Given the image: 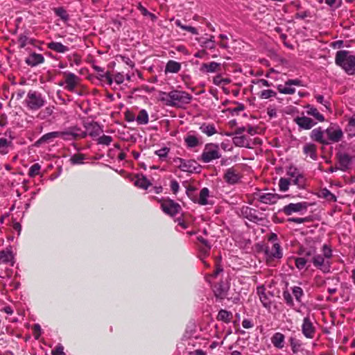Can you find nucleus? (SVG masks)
<instances>
[{
	"mask_svg": "<svg viewBox=\"0 0 355 355\" xmlns=\"http://www.w3.org/2000/svg\"><path fill=\"white\" fill-rule=\"evenodd\" d=\"M159 100L167 106L183 107L190 103L192 96L185 91L173 89L169 92H160Z\"/></svg>",
	"mask_w": 355,
	"mask_h": 355,
	"instance_id": "f257e3e1",
	"label": "nucleus"
},
{
	"mask_svg": "<svg viewBox=\"0 0 355 355\" xmlns=\"http://www.w3.org/2000/svg\"><path fill=\"white\" fill-rule=\"evenodd\" d=\"M322 254H315L311 261L313 266L324 273L330 272L331 270V259L333 256L331 248L327 244L322 246Z\"/></svg>",
	"mask_w": 355,
	"mask_h": 355,
	"instance_id": "f03ea898",
	"label": "nucleus"
},
{
	"mask_svg": "<svg viewBox=\"0 0 355 355\" xmlns=\"http://www.w3.org/2000/svg\"><path fill=\"white\" fill-rule=\"evenodd\" d=\"M335 63L348 75L355 74V55L349 51L343 50L336 52Z\"/></svg>",
	"mask_w": 355,
	"mask_h": 355,
	"instance_id": "7ed1b4c3",
	"label": "nucleus"
},
{
	"mask_svg": "<svg viewBox=\"0 0 355 355\" xmlns=\"http://www.w3.org/2000/svg\"><path fill=\"white\" fill-rule=\"evenodd\" d=\"M221 157L218 144L209 143L205 146V148L200 156V160L204 163H209Z\"/></svg>",
	"mask_w": 355,
	"mask_h": 355,
	"instance_id": "20e7f679",
	"label": "nucleus"
},
{
	"mask_svg": "<svg viewBox=\"0 0 355 355\" xmlns=\"http://www.w3.org/2000/svg\"><path fill=\"white\" fill-rule=\"evenodd\" d=\"M27 107L31 110H37L44 105L45 100L42 94L30 91L25 100Z\"/></svg>",
	"mask_w": 355,
	"mask_h": 355,
	"instance_id": "39448f33",
	"label": "nucleus"
},
{
	"mask_svg": "<svg viewBox=\"0 0 355 355\" xmlns=\"http://www.w3.org/2000/svg\"><path fill=\"white\" fill-rule=\"evenodd\" d=\"M343 137V132L336 124H331L325 130V140L327 141V145L331 143L339 142Z\"/></svg>",
	"mask_w": 355,
	"mask_h": 355,
	"instance_id": "423d86ee",
	"label": "nucleus"
},
{
	"mask_svg": "<svg viewBox=\"0 0 355 355\" xmlns=\"http://www.w3.org/2000/svg\"><path fill=\"white\" fill-rule=\"evenodd\" d=\"M286 175L289 180L292 181L293 184L296 185L299 189H303L305 187V178L300 173L299 170L295 167L291 166L286 171Z\"/></svg>",
	"mask_w": 355,
	"mask_h": 355,
	"instance_id": "0eeeda50",
	"label": "nucleus"
},
{
	"mask_svg": "<svg viewBox=\"0 0 355 355\" xmlns=\"http://www.w3.org/2000/svg\"><path fill=\"white\" fill-rule=\"evenodd\" d=\"M161 207L165 214L171 216L176 215L181 211L180 205L169 198L161 201Z\"/></svg>",
	"mask_w": 355,
	"mask_h": 355,
	"instance_id": "6e6552de",
	"label": "nucleus"
},
{
	"mask_svg": "<svg viewBox=\"0 0 355 355\" xmlns=\"http://www.w3.org/2000/svg\"><path fill=\"white\" fill-rule=\"evenodd\" d=\"M309 207L306 202H300L297 203H290L285 205L282 211L286 216H290L293 213H304L306 212Z\"/></svg>",
	"mask_w": 355,
	"mask_h": 355,
	"instance_id": "1a4fd4ad",
	"label": "nucleus"
},
{
	"mask_svg": "<svg viewBox=\"0 0 355 355\" xmlns=\"http://www.w3.org/2000/svg\"><path fill=\"white\" fill-rule=\"evenodd\" d=\"M58 136L64 140L71 141L78 137H85V133L80 132L78 128L71 127L64 131H58Z\"/></svg>",
	"mask_w": 355,
	"mask_h": 355,
	"instance_id": "9d476101",
	"label": "nucleus"
},
{
	"mask_svg": "<svg viewBox=\"0 0 355 355\" xmlns=\"http://www.w3.org/2000/svg\"><path fill=\"white\" fill-rule=\"evenodd\" d=\"M64 76V88L71 92H74L76 87L78 85L80 78L71 72L65 71L63 73Z\"/></svg>",
	"mask_w": 355,
	"mask_h": 355,
	"instance_id": "9b49d317",
	"label": "nucleus"
},
{
	"mask_svg": "<svg viewBox=\"0 0 355 355\" xmlns=\"http://www.w3.org/2000/svg\"><path fill=\"white\" fill-rule=\"evenodd\" d=\"M254 199L264 204H275L279 199V196L276 193H264L259 191L254 193Z\"/></svg>",
	"mask_w": 355,
	"mask_h": 355,
	"instance_id": "f8f14e48",
	"label": "nucleus"
},
{
	"mask_svg": "<svg viewBox=\"0 0 355 355\" xmlns=\"http://www.w3.org/2000/svg\"><path fill=\"white\" fill-rule=\"evenodd\" d=\"M302 332L303 335L307 338L312 339L315 336V327L308 316L303 319V322L302 324Z\"/></svg>",
	"mask_w": 355,
	"mask_h": 355,
	"instance_id": "ddd939ff",
	"label": "nucleus"
},
{
	"mask_svg": "<svg viewBox=\"0 0 355 355\" xmlns=\"http://www.w3.org/2000/svg\"><path fill=\"white\" fill-rule=\"evenodd\" d=\"M292 85L300 86L301 85V81L298 79L288 80L284 85H278L277 89L281 94H293L295 92V89L292 87Z\"/></svg>",
	"mask_w": 355,
	"mask_h": 355,
	"instance_id": "4468645a",
	"label": "nucleus"
},
{
	"mask_svg": "<svg viewBox=\"0 0 355 355\" xmlns=\"http://www.w3.org/2000/svg\"><path fill=\"white\" fill-rule=\"evenodd\" d=\"M266 256L270 259H281L283 253L279 243H273L268 245L265 249Z\"/></svg>",
	"mask_w": 355,
	"mask_h": 355,
	"instance_id": "2eb2a0df",
	"label": "nucleus"
},
{
	"mask_svg": "<svg viewBox=\"0 0 355 355\" xmlns=\"http://www.w3.org/2000/svg\"><path fill=\"white\" fill-rule=\"evenodd\" d=\"M241 177L238 170L234 168H230L225 173L224 180L230 184H234L239 182Z\"/></svg>",
	"mask_w": 355,
	"mask_h": 355,
	"instance_id": "dca6fc26",
	"label": "nucleus"
},
{
	"mask_svg": "<svg viewBox=\"0 0 355 355\" xmlns=\"http://www.w3.org/2000/svg\"><path fill=\"white\" fill-rule=\"evenodd\" d=\"M257 293L263 306L267 309H270L271 306L270 297L272 295L270 293L268 295L266 293V288L263 286H259L257 288Z\"/></svg>",
	"mask_w": 355,
	"mask_h": 355,
	"instance_id": "f3484780",
	"label": "nucleus"
},
{
	"mask_svg": "<svg viewBox=\"0 0 355 355\" xmlns=\"http://www.w3.org/2000/svg\"><path fill=\"white\" fill-rule=\"evenodd\" d=\"M294 122L300 128L304 130H310L317 123L312 119L307 116H297L294 119Z\"/></svg>",
	"mask_w": 355,
	"mask_h": 355,
	"instance_id": "a211bd4d",
	"label": "nucleus"
},
{
	"mask_svg": "<svg viewBox=\"0 0 355 355\" xmlns=\"http://www.w3.org/2000/svg\"><path fill=\"white\" fill-rule=\"evenodd\" d=\"M229 288L228 284L221 281L214 286V292L216 297L224 299L227 296Z\"/></svg>",
	"mask_w": 355,
	"mask_h": 355,
	"instance_id": "6ab92c4d",
	"label": "nucleus"
},
{
	"mask_svg": "<svg viewBox=\"0 0 355 355\" xmlns=\"http://www.w3.org/2000/svg\"><path fill=\"white\" fill-rule=\"evenodd\" d=\"M310 137L316 142L327 145V141L325 140V130H323L321 127L313 129L311 132Z\"/></svg>",
	"mask_w": 355,
	"mask_h": 355,
	"instance_id": "aec40b11",
	"label": "nucleus"
},
{
	"mask_svg": "<svg viewBox=\"0 0 355 355\" xmlns=\"http://www.w3.org/2000/svg\"><path fill=\"white\" fill-rule=\"evenodd\" d=\"M271 343L273 346L279 349H282L284 347L285 344V336L280 333H275L270 338Z\"/></svg>",
	"mask_w": 355,
	"mask_h": 355,
	"instance_id": "412c9836",
	"label": "nucleus"
},
{
	"mask_svg": "<svg viewBox=\"0 0 355 355\" xmlns=\"http://www.w3.org/2000/svg\"><path fill=\"white\" fill-rule=\"evenodd\" d=\"M209 189L206 187L202 189L200 191L198 197H193L191 200L194 202H197L200 205H206L209 204L208 197H209Z\"/></svg>",
	"mask_w": 355,
	"mask_h": 355,
	"instance_id": "4be33fe9",
	"label": "nucleus"
},
{
	"mask_svg": "<svg viewBox=\"0 0 355 355\" xmlns=\"http://www.w3.org/2000/svg\"><path fill=\"white\" fill-rule=\"evenodd\" d=\"M44 62V58L42 54L33 53L26 59V63L31 67L37 66Z\"/></svg>",
	"mask_w": 355,
	"mask_h": 355,
	"instance_id": "5701e85b",
	"label": "nucleus"
},
{
	"mask_svg": "<svg viewBox=\"0 0 355 355\" xmlns=\"http://www.w3.org/2000/svg\"><path fill=\"white\" fill-rule=\"evenodd\" d=\"M338 161L340 164V169L343 171H346L351 165L352 157L347 153H340L338 155Z\"/></svg>",
	"mask_w": 355,
	"mask_h": 355,
	"instance_id": "b1692460",
	"label": "nucleus"
},
{
	"mask_svg": "<svg viewBox=\"0 0 355 355\" xmlns=\"http://www.w3.org/2000/svg\"><path fill=\"white\" fill-rule=\"evenodd\" d=\"M200 130L208 137L217 133L216 126L214 123H202L199 128Z\"/></svg>",
	"mask_w": 355,
	"mask_h": 355,
	"instance_id": "393cba45",
	"label": "nucleus"
},
{
	"mask_svg": "<svg viewBox=\"0 0 355 355\" xmlns=\"http://www.w3.org/2000/svg\"><path fill=\"white\" fill-rule=\"evenodd\" d=\"M47 48L57 53H64L69 50V47L58 42H51L47 44Z\"/></svg>",
	"mask_w": 355,
	"mask_h": 355,
	"instance_id": "a878e982",
	"label": "nucleus"
},
{
	"mask_svg": "<svg viewBox=\"0 0 355 355\" xmlns=\"http://www.w3.org/2000/svg\"><path fill=\"white\" fill-rule=\"evenodd\" d=\"M181 69V64L174 60H169L165 67V73H175L180 71Z\"/></svg>",
	"mask_w": 355,
	"mask_h": 355,
	"instance_id": "bb28decb",
	"label": "nucleus"
},
{
	"mask_svg": "<svg viewBox=\"0 0 355 355\" xmlns=\"http://www.w3.org/2000/svg\"><path fill=\"white\" fill-rule=\"evenodd\" d=\"M306 113L314 117L318 121L323 122L324 121V116L320 113L317 108L312 105H308L306 106Z\"/></svg>",
	"mask_w": 355,
	"mask_h": 355,
	"instance_id": "cd10ccee",
	"label": "nucleus"
},
{
	"mask_svg": "<svg viewBox=\"0 0 355 355\" xmlns=\"http://www.w3.org/2000/svg\"><path fill=\"white\" fill-rule=\"evenodd\" d=\"M58 137H59L58 131L48 132L46 134H44L42 137H40L37 140V144H47Z\"/></svg>",
	"mask_w": 355,
	"mask_h": 355,
	"instance_id": "c85d7f7f",
	"label": "nucleus"
},
{
	"mask_svg": "<svg viewBox=\"0 0 355 355\" xmlns=\"http://www.w3.org/2000/svg\"><path fill=\"white\" fill-rule=\"evenodd\" d=\"M242 213L250 221L257 222L261 220V218L256 215V210L252 208H243Z\"/></svg>",
	"mask_w": 355,
	"mask_h": 355,
	"instance_id": "c756f323",
	"label": "nucleus"
},
{
	"mask_svg": "<svg viewBox=\"0 0 355 355\" xmlns=\"http://www.w3.org/2000/svg\"><path fill=\"white\" fill-rule=\"evenodd\" d=\"M196 162L194 160H186L184 159L180 170L184 172L193 173L196 171L197 166Z\"/></svg>",
	"mask_w": 355,
	"mask_h": 355,
	"instance_id": "7c9ffc66",
	"label": "nucleus"
},
{
	"mask_svg": "<svg viewBox=\"0 0 355 355\" xmlns=\"http://www.w3.org/2000/svg\"><path fill=\"white\" fill-rule=\"evenodd\" d=\"M220 67V64L216 62H211L209 63H204L201 67V70L206 73L216 72Z\"/></svg>",
	"mask_w": 355,
	"mask_h": 355,
	"instance_id": "2f4dec72",
	"label": "nucleus"
},
{
	"mask_svg": "<svg viewBox=\"0 0 355 355\" xmlns=\"http://www.w3.org/2000/svg\"><path fill=\"white\" fill-rule=\"evenodd\" d=\"M304 153L309 155L311 159H316V146L313 144H306L303 148Z\"/></svg>",
	"mask_w": 355,
	"mask_h": 355,
	"instance_id": "473e14b6",
	"label": "nucleus"
},
{
	"mask_svg": "<svg viewBox=\"0 0 355 355\" xmlns=\"http://www.w3.org/2000/svg\"><path fill=\"white\" fill-rule=\"evenodd\" d=\"M148 121L149 117L148 112L144 109L141 110L136 116V122L138 125H146Z\"/></svg>",
	"mask_w": 355,
	"mask_h": 355,
	"instance_id": "72a5a7b5",
	"label": "nucleus"
},
{
	"mask_svg": "<svg viewBox=\"0 0 355 355\" xmlns=\"http://www.w3.org/2000/svg\"><path fill=\"white\" fill-rule=\"evenodd\" d=\"M150 184V182L146 179V178L144 175H137L136 176V179L135 181V186L144 189H146Z\"/></svg>",
	"mask_w": 355,
	"mask_h": 355,
	"instance_id": "f704fd0d",
	"label": "nucleus"
},
{
	"mask_svg": "<svg viewBox=\"0 0 355 355\" xmlns=\"http://www.w3.org/2000/svg\"><path fill=\"white\" fill-rule=\"evenodd\" d=\"M89 135L92 137L98 136L102 132V129L97 123H90L87 128Z\"/></svg>",
	"mask_w": 355,
	"mask_h": 355,
	"instance_id": "c9c22d12",
	"label": "nucleus"
},
{
	"mask_svg": "<svg viewBox=\"0 0 355 355\" xmlns=\"http://www.w3.org/2000/svg\"><path fill=\"white\" fill-rule=\"evenodd\" d=\"M345 131L349 137H355V115L352 116L348 121Z\"/></svg>",
	"mask_w": 355,
	"mask_h": 355,
	"instance_id": "e433bc0d",
	"label": "nucleus"
},
{
	"mask_svg": "<svg viewBox=\"0 0 355 355\" xmlns=\"http://www.w3.org/2000/svg\"><path fill=\"white\" fill-rule=\"evenodd\" d=\"M184 142L188 148H195L198 146L200 144L199 139L193 135H188L184 138Z\"/></svg>",
	"mask_w": 355,
	"mask_h": 355,
	"instance_id": "4c0bfd02",
	"label": "nucleus"
},
{
	"mask_svg": "<svg viewBox=\"0 0 355 355\" xmlns=\"http://www.w3.org/2000/svg\"><path fill=\"white\" fill-rule=\"evenodd\" d=\"M233 143L239 147H249V141L245 136H236L233 138Z\"/></svg>",
	"mask_w": 355,
	"mask_h": 355,
	"instance_id": "58836bf2",
	"label": "nucleus"
},
{
	"mask_svg": "<svg viewBox=\"0 0 355 355\" xmlns=\"http://www.w3.org/2000/svg\"><path fill=\"white\" fill-rule=\"evenodd\" d=\"M85 159H86L85 155L76 153L71 156L69 161L73 165H80L84 164Z\"/></svg>",
	"mask_w": 355,
	"mask_h": 355,
	"instance_id": "ea45409f",
	"label": "nucleus"
},
{
	"mask_svg": "<svg viewBox=\"0 0 355 355\" xmlns=\"http://www.w3.org/2000/svg\"><path fill=\"white\" fill-rule=\"evenodd\" d=\"M34 40L26 35L21 34L18 37V44L20 48H24L27 44H33Z\"/></svg>",
	"mask_w": 355,
	"mask_h": 355,
	"instance_id": "a19ab883",
	"label": "nucleus"
},
{
	"mask_svg": "<svg viewBox=\"0 0 355 355\" xmlns=\"http://www.w3.org/2000/svg\"><path fill=\"white\" fill-rule=\"evenodd\" d=\"M175 24L184 31H187L193 35H198V31L195 27L183 25L180 19L175 20Z\"/></svg>",
	"mask_w": 355,
	"mask_h": 355,
	"instance_id": "79ce46f5",
	"label": "nucleus"
},
{
	"mask_svg": "<svg viewBox=\"0 0 355 355\" xmlns=\"http://www.w3.org/2000/svg\"><path fill=\"white\" fill-rule=\"evenodd\" d=\"M291 184H293L292 181L288 178H281L279 180V188L281 191H288Z\"/></svg>",
	"mask_w": 355,
	"mask_h": 355,
	"instance_id": "37998d69",
	"label": "nucleus"
},
{
	"mask_svg": "<svg viewBox=\"0 0 355 355\" xmlns=\"http://www.w3.org/2000/svg\"><path fill=\"white\" fill-rule=\"evenodd\" d=\"M12 259L10 250H1L0 252V263H8Z\"/></svg>",
	"mask_w": 355,
	"mask_h": 355,
	"instance_id": "c03bdc74",
	"label": "nucleus"
},
{
	"mask_svg": "<svg viewBox=\"0 0 355 355\" xmlns=\"http://www.w3.org/2000/svg\"><path fill=\"white\" fill-rule=\"evenodd\" d=\"M198 240L203 245V246L200 248V251L204 254V255L207 254L211 249V245L208 241L202 236H198Z\"/></svg>",
	"mask_w": 355,
	"mask_h": 355,
	"instance_id": "a18cd8bd",
	"label": "nucleus"
},
{
	"mask_svg": "<svg viewBox=\"0 0 355 355\" xmlns=\"http://www.w3.org/2000/svg\"><path fill=\"white\" fill-rule=\"evenodd\" d=\"M232 313L226 310H220L218 314V318L225 322H229L231 320Z\"/></svg>",
	"mask_w": 355,
	"mask_h": 355,
	"instance_id": "49530a36",
	"label": "nucleus"
},
{
	"mask_svg": "<svg viewBox=\"0 0 355 355\" xmlns=\"http://www.w3.org/2000/svg\"><path fill=\"white\" fill-rule=\"evenodd\" d=\"M300 254L306 257H313L316 254V249L313 247L302 248L300 249Z\"/></svg>",
	"mask_w": 355,
	"mask_h": 355,
	"instance_id": "de8ad7c7",
	"label": "nucleus"
},
{
	"mask_svg": "<svg viewBox=\"0 0 355 355\" xmlns=\"http://www.w3.org/2000/svg\"><path fill=\"white\" fill-rule=\"evenodd\" d=\"M201 46L209 49H214L216 47L215 40H208L207 38H201L199 40Z\"/></svg>",
	"mask_w": 355,
	"mask_h": 355,
	"instance_id": "09e8293b",
	"label": "nucleus"
},
{
	"mask_svg": "<svg viewBox=\"0 0 355 355\" xmlns=\"http://www.w3.org/2000/svg\"><path fill=\"white\" fill-rule=\"evenodd\" d=\"M307 261L308 260L304 257L295 259V266L300 270L305 268Z\"/></svg>",
	"mask_w": 355,
	"mask_h": 355,
	"instance_id": "8fccbe9b",
	"label": "nucleus"
},
{
	"mask_svg": "<svg viewBox=\"0 0 355 355\" xmlns=\"http://www.w3.org/2000/svg\"><path fill=\"white\" fill-rule=\"evenodd\" d=\"M290 345L291 347V349L293 353H297L301 346V343L299 340L295 338H290L289 339Z\"/></svg>",
	"mask_w": 355,
	"mask_h": 355,
	"instance_id": "3c124183",
	"label": "nucleus"
},
{
	"mask_svg": "<svg viewBox=\"0 0 355 355\" xmlns=\"http://www.w3.org/2000/svg\"><path fill=\"white\" fill-rule=\"evenodd\" d=\"M275 96L276 92L272 89H264L259 94V97L262 99H268Z\"/></svg>",
	"mask_w": 355,
	"mask_h": 355,
	"instance_id": "603ef678",
	"label": "nucleus"
},
{
	"mask_svg": "<svg viewBox=\"0 0 355 355\" xmlns=\"http://www.w3.org/2000/svg\"><path fill=\"white\" fill-rule=\"evenodd\" d=\"M41 166L39 164L36 163L32 165L28 171V175L31 178H33L40 173Z\"/></svg>",
	"mask_w": 355,
	"mask_h": 355,
	"instance_id": "864d4df0",
	"label": "nucleus"
},
{
	"mask_svg": "<svg viewBox=\"0 0 355 355\" xmlns=\"http://www.w3.org/2000/svg\"><path fill=\"white\" fill-rule=\"evenodd\" d=\"M315 98L318 103L322 104L327 110H330V103L324 100V98L322 95L317 94L315 96Z\"/></svg>",
	"mask_w": 355,
	"mask_h": 355,
	"instance_id": "5fc2aeb1",
	"label": "nucleus"
},
{
	"mask_svg": "<svg viewBox=\"0 0 355 355\" xmlns=\"http://www.w3.org/2000/svg\"><path fill=\"white\" fill-rule=\"evenodd\" d=\"M9 142L6 138H0V153L6 154Z\"/></svg>",
	"mask_w": 355,
	"mask_h": 355,
	"instance_id": "6e6d98bb",
	"label": "nucleus"
},
{
	"mask_svg": "<svg viewBox=\"0 0 355 355\" xmlns=\"http://www.w3.org/2000/svg\"><path fill=\"white\" fill-rule=\"evenodd\" d=\"M112 141V137L108 136V135H105L100 137L97 140L98 144H102V145H105V146H109L111 144Z\"/></svg>",
	"mask_w": 355,
	"mask_h": 355,
	"instance_id": "4d7b16f0",
	"label": "nucleus"
},
{
	"mask_svg": "<svg viewBox=\"0 0 355 355\" xmlns=\"http://www.w3.org/2000/svg\"><path fill=\"white\" fill-rule=\"evenodd\" d=\"M292 292L297 301L300 302L301 297L303 295V290L300 286H294L292 288Z\"/></svg>",
	"mask_w": 355,
	"mask_h": 355,
	"instance_id": "13d9d810",
	"label": "nucleus"
},
{
	"mask_svg": "<svg viewBox=\"0 0 355 355\" xmlns=\"http://www.w3.org/2000/svg\"><path fill=\"white\" fill-rule=\"evenodd\" d=\"M55 12L62 19L67 20L68 19V15L67 13V11L62 8H56L55 10Z\"/></svg>",
	"mask_w": 355,
	"mask_h": 355,
	"instance_id": "bf43d9fd",
	"label": "nucleus"
},
{
	"mask_svg": "<svg viewBox=\"0 0 355 355\" xmlns=\"http://www.w3.org/2000/svg\"><path fill=\"white\" fill-rule=\"evenodd\" d=\"M322 194L328 200H331V201H336V196L332 193H331L330 191H329L327 189H323L322 191Z\"/></svg>",
	"mask_w": 355,
	"mask_h": 355,
	"instance_id": "052dcab7",
	"label": "nucleus"
},
{
	"mask_svg": "<svg viewBox=\"0 0 355 355\" xmlns=\"http://www.w3.org/2000/svg\"><path fill=\"white\" fill-rule=\"evenodd\" d=\"M219 38L221 40V41L218 43L220 47L223 49H227L229 47L228 43L227 42L228 40L227 36L226 35L220 34L219 35Z\"/></svg>",
	"mask_w": 355,
	"mask_h": 355,
	"instance_id": "680f3d73",
	"label": "nucleus"
},
{
	"mask_svg": "<svg viewBox=\"0 0 355 355\" xmlns=\"http://www.w3.org/2000/svg\"><path fill=\"white\" fill-rule=\"evenodd\" d=\"M169 152V148H162L159 150L155 151V154L160 158L163 159L166 157L168 153Z\"/></svg>",
	"mask_w": 355,
	"mask_h": 355,
	"instance_id": "e2e57ef3",
	"label": "nucleus"
},
{
	"mask_svg": "<svg viewBox=\"0 0 355 355\" xmlns=\"http://www.w3.org/2000/svg\"><path fill=\"white\" fill-rule=\"evenodd\" d=\"M69 58L71 61V66H73V64L78 66L81 63V58L76 53L69 56Z\"/></svg>",
	"mask_w": 355,
	"mask_h": 355,
	"instance_id": "0e129e2a",
	"label": "nucleus"
},
{
	"mask_svg": "<svg viewBox=\"0 0 355 355\" xmlns=\"http://www.w3.org/2000/svg\"><path fill=\"white\" fill-rule=\"evenodd\" d=\"M100 77L102 79H105L109 85H111L114 81V78L112 77L109 71H107L103 74H100Z\"/></svg>",
	"mask_w": 355,
	"mask_h": 355,
	"instance_id": "69168bd1",
	"label": "nucleus"
},
{
	"mask_svg": "<svg viewBox=\"0 0 355 355\" xmlns=\"http://www.w3.org/2000/svg\"><path fill=\"white\" fill-rule=\"evenodd\" d=\"M284 299L286 302V303L289 305L292 306L293 304V300L291 295L288 291H284L283 293Z\"/></svg>",
	"mask_w": 355,
	"mask_h": 355,
	"instance_id": "338daca9",
	"label": "nucleus"
},
{
	"mask_svg": "<svg viewBox=\"0 0 355 355\" xmlns=\"http://www.w3.org/2000/svg\"><path fill=\"white\" fill-rule=\"evenodd\" d=\"M52 355H66L62 345H59L52 351Z\"/></svg>",
	"mask_w": 355,
	"mask_h": 355,
	"instance_id": "774afa93",
	"label": "nucleus"
}]
</instances>
